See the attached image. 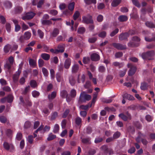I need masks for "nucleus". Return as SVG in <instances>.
<instances>
[{
  "instance_id": "nucleus-1",
  "label": "nucleus",
  "mask_w": 155,
  "mask_h": 155,
  "mask_svg": "<svg viewBox=\"0 0 155 155\" xmlns=\"http://www.w3.org/2000/svg\"><path fill=\"white\" fill-rule=\"evenodd\" d=\"M91 96L89 94H87L85 92H83L81 93L79 102H85L86 101H88L91 99Z\"/></svg>"
},
{
  "instance_id": "nucleus-2",
  "label": "nucleus",
  "mask_w": 155,
  "mask_h": 155,
  "mask_svg": "<svg viewBox=\"0 0 155 155\" xmlns=\"http://www.w3.org/2000/svg\"><path fill=\"white\" fill-rule=\"evenodd\" d=\"M23 63L21 62L19 65V68L18 71L16 72L13 75V81L14 82H17L18 80V78L20 73L21 72V69H22Z\"/></svg>"
},
{
  "instance_id": "nucleus-3",
  "label": "nucleus",
  "mask_w": 155,
  "mask_h": 155,
  "mask_svg": "<svg viewBox=\"0 0 155 155\" xmlns=\"http://www.w3.org/2000/svg\"><path fill=\"white\" fill-rule=\"evenodd\" d=\"M83 23L86 24L92 23L93 21L92 19V16L88 15L87 16L82 17V20Z\"/></svg>"
},
{
  "instance_id": "nucleus-4",
  "label": "nucleus",
  "mask_w": 155,
  "mask_h": 155,
  "mask_svg": "<svg viewBox=\"0 0 155 155\" xmlns=\"http://www.w3.org/2000/svg\"><path fill=\"white\" fill-rule=\"evenodd\" d=\"M119 117L124 121H126L128 119H131V115L128 112L126 113V115L123 113H121L119 115Z\"/></svg>"
},
{
  "instance_id": "nucleus-5",
  "label": "nucleus",
  "mask_w": 155,
  "mask_h": 155,
  "mask_svg": "<svg viewBox=\"0 0 155 155\" xmlns=\"http://www.w3.org/2000/svg\"><path fill=\"white\" fill-rule=\"evenodd\" d=\"M127 66L128 68H130V69L128 73L129 75L132 76L133 75L136 71V68L135 66L132 65L131 64L129 63L127 64Z\"/></svg>"
},
{
  "instance_id": "nucleus-6",
  "label": "nucleus",
  "mask_w": 155,
  "mask_h": 155,
  "mask_svg": "<svg viewBox=\"0 0 155 155\" xmlns=\"http://www.w3.org/2000/svg\"><path fill=\"white\" fill-rule=\"evenodd\" d=\"M3 146L4 148L7 150L12 151L14 149L13 145L11 143H8L7 142H4Z\"/></svg>"
},
{
  "instance_id": "nucleus-7",
  "label": "nucleus",
  "mask_w": 155,
  "mask_h": 155,
  "mask_svg": "<svg viewBox=\"0 0 155 155\" xmlns=\"http://www.w3.org/2000/svg\"><path fill=\"white\" fill-rule=\"evenodd\" d=\"M35 14L32 12L26 13L25 15L23 16L21 18L23 20H28L32 18L35 15Z\"/></svg>"
},
{
  "instance_id": "nucleus-8",
  "label": "nucleus",
  "mask_w": 155,
  "mask_h": 155,
  "mask_svg": "<svg viewBox=\"0 0 155 155\" xmlns=\"http://www.w3.org/2000/svg\"><path fill=\"white\" fill-rule=\"evenodd\" d=\"M144 135L141 134H140L139 136L137 138L136 140L138 142H140L141 140L143 144L146 145L148 142L146 139H142V138L143 137Z\"/></svg>"
},
{
  "instance_id": "nucleus-9",
  "label": "nucleus",
  "mask_w": 155,
  "mask_h": 155,
  "mask_svg": "<svg viewBox=\"0 0 155 155\" xmlns=\"http://www.w3.org/2000/svg\"><path fill=\"white\" fill-rule=\"evenodd\" d=\"M59 33V30L57 28H54L50 33V37L51 38H55L57 36Z\"/></svg>"
},
{
  "instance_id": "nucleus-10",
  "label": "nucleus",
  "mask_w": 155,
  "mask_h": 155,
  "mask_svg": "<svg viewBox=\"0 0 155 155\" xmlns=\"http://www.w3.org/2000/svg\"><path fill=\"white\" fill-rule=\"evenodd\" d=\"M123 98L124 99H126L128 100L132 101L135 99L134 97L132 95L125 93L122 95Z\"/></svg>"
},
{
  "instance_id": "nucleus-11",
  "label": "nucleus",
  "mask_w": 155,
  "mask_h": 155,
  "mask_svg": "<svg viewBox=\"0 0 155 155\" xmlns=\"http://www.w3.org/2000/svg\"><path fill=\"white\" fill-rule=\"evenodd\" d=\"M113 45L114 47L119 50H123L126 48L125 45H123L119 43H114Z\"/></svg>"
},
{
  "instance_id": "nucleus-12",
  "label": "nucleus",
  "mask_w": 155,
  "mask_h": 155,
  "mask_svg": "<svg viewBox=\"0 0 155 155\" xmlns=\"http://www.w3.org/2000/svg\"><path fill=\"white\" fill-rule=\"evenodd\" d=\"M71 60L70 58L67 59L64 63V66L65 68L68 69L71 65Z\"/></svg>"
},
{
  "instance_id": "nucleus-13",
  "label": "nucleus",
  "mask_w": 155,
  "mask_h": 155,
  "mask_svg": "<svg viewBox=\"0 0 155 155\" xmlns=\"http://www.w3.org/2000/svg\"><path fill=\"white\" fill-rule=\"evenodd\" d=\"M91 59L92 61H96L100 59L99 55L96 53L92 54L91 56Z\"/></svg>"
},
{
  "instance_id": "nucleus-14",
  "label": "nucleus",
  "mask_w": 155,
  "mask_h": 155,
  "mask_svg": "<svg viewBox=\"0 0 155 155\" xmlns=\"http://www.w3.org/2000/svg\"><path fill=\"white\" fill-rule=\"evenodd\" d=\"M129 36V34L127 33L120 34L119 36V38L120 40L127 39Z\"/></svg>"
},
{
  "instance_id": "nucleus-15",
  "label": "nucleus",
  "mask_w": 155,
  "mask_h": 155,
  "mask_svg": "<svg viewBox=\"0 0 155 155\" xmlns=\"http://www.w3.org/2000/svg\"><path fill=\"white\" fill-rule=\"evenodd\" d=\"M29 63L30 65L33 68L35 67L36 65V60L32 59H29Z\"/></svg>"
},
{
  "instance_id": "nucleus-16",
  "label": "nucleus",
  "mask_w": 155,
  "mask_h": 155,
  "mask_svg": "<svg viewBox=\"0 0 155 155\" xmlns=\"http://www.w3.org/2000/svg\"><path fill=\"white\" fill-rule=\"evenodd\" d=\"M31 34L29 31H26L24 33V38L25 40H28L31 37Z\"/></svg>"
},
{
  "instance_id": "nucleus-17",
  "label": "nucleus",
  "mask_w": 155,
  "mask_h": 155,
  "mask_svg": "<svg viewBox=\"0 0 155 155\" xmlns=\"http://www.w3.org/2000/svg\"><path fill=\"white\" fill-rule=\"evenodd\" d=\"M50 51L52 53L57 54L59 52H63L64 51V50L62 48H62L60 49H55L54 50L53 49H51L50 50Z\"/></svg>"
},
{
  "instance_id": "nucleus-18",
  "label": "nucleus",
  "mask_w": 155,
  "mask_h": 155,
  "mask_svg": "<svg viewBox=\"0 0 155 155\" xmlns=\"http://www.w3.org/2000/svg\"><path fill=\"white\" fill-rule=\"evenodd\" d=\"M79 68V66L78 64H74L72 67V72L74 73L77 72L78 71Z\"/></svg>"
},
{
  "instance_id": "nucleus-19",
  "label": "nucleus",
  "mask_w": 155,
  "mask_h": 155,
  "mask_svg": "<svg viewBox=\"0 0 155 155\" xmlns=\"http://www.w3.org/2000/svg\"><path fill=\"white\" fill-rule=\"evenodd\" d=\"M91 140L90 137L84 138L82 139V142L84 143L90 144L91 143Z\"/></svg>"
},
{
  "instance_id": "nucleus-20",
  "label": "nucleus",
  "mask_w": 155,
  "mask_h": 155,
  "mask_svg": "<svg viewBox=\"0 0 155 155\" xmlns=\"http://www.w3.org/2000/svg\"><path fill=\"white\" fill-rule=\"evenodd\" d=\"M41 57L44 60L47 61L50 58V56L49 54L46 53H42L41 54Z\"/></svg>"
},
{
  "instance_id": "nucleus-21",
  "label": "nucleus",
  "mask_w": 155,
  "mask_h": 155,
  "mask_svg": "<svg viewBox=\"0 0 155 155\" xmlns=\"http://www.w3.org/2000/svg\"><path fill=\"white\" fill-rule=\"evenodd\" d=\"M97 92H95L93 95V98L91 102V103L90 105V107L92 106L93 104H94L97 100Z\"/></svg>"
},
{
  "instance_id": "nucleus-22",
  "label": "nucleus",
  "mask_w": 155,
  "mask_h": 155,
  "mask_svg": "<svg viewBox=\"0 0 155 155\" xmlns=\"http://www.w3.org/2000/svg\"><path fill=\"white\" fill-rule=\"evenodd\" d=\"M121 2V0H113L111 3V5L113 7H116Z\"/></svg>"
},
{
  "instance_id": "nucleus-23",
  "label": "nucleus",
  "mask_w": 155,
  "mask_h": 155,
  "mask_svg": "<svg viewBox=\"0 0 155 155\" xmlns=\"http://www.w3.org/2000/svg\"><path fill=\"white\" fill-rule=\"evenodd\" d=\"M127 17L125 15H122L119 16L118 20L120 21H126L127 20Z\"/></svg>"
},
{
  "instance_id": "nucleus-24",
  "label": "nucleus",
  "mask_w": 155,
  "mask_h": 155,
  "mask_svg": "<svg viewBox=\"0 0 155 155\" xmlns=\"http://www.w3.org/2000/svg\"><path fill=\"white\" fill-rule=\"evenodd\" d=\"M56 93L55 91L53 92L51 94L48 95V98L50 100L54 99L56 96Z\"/></svg>"
},
{
  "instance_id": "nucleus-25",
  "label": "nucleus",
  "mask_w": 155,
  "mask_h": 155,
  "mask_svg": "<svg viewBox=\"0 0 155 155\" xmlns=\"http://www.w3.org/2000/svg\"><path fill=\"white\" fill-rule=\"evenodd\" d=\"M75 3L74 2L70 3L68 5V9L71 11H73Z\"/></svg>"
},
{
  "instance_id": "nucleus-26",
  "label": "nucleus",
  "mask_w": 155,
  "mask_h": 155,
  "mask_svg": "<svg viewBox=\"0 0 155 155\" xmlns=\"http://www.w3.org/2000/svg\"><path fill=\"white\" fill-rule=\"evenodd\" d=\"M41 23L44 25H50L52 24V22L50 19L49 20H41Z\"/></svg>"
},
{
  "instance_id": "nucleus-27",
  "label": "nucleus",
  "mask_w": 155,
  "mask_h": 155,
  "mask_svg": "<svg viewBox=\"0 0 155 155\" xmlns=\"http://www.w3.org/2000/svg\"><path fill=\"white\" fill-rule=\"evenodd\" d=\"M80 16V13L78 11H76L74 13L73 17L74 20H76Z\"/></svg>"
},
{
  "instance_id": "nucleus-28",
  "label": "nucleus",
  "mask_w": 155,
  "mask_h": 155,
  "mask_svg": "<svg viewBox=\"0 0 155 155\" xmlns=\"http://www.w3.org/2000/svg\"><path fill=\"white\" fill-rule=\"evenodd\" d=\"M5 7L7 8H10L12 7V5L11 3L8 1L5 2L4 3Z\"/></svg>"
},
{
  "instance_id": "nucleus-29",
  "label": "nucleus",
  "mask_w": 155,
  "mask_h": 155,
  "mask_svg": "<svg viewBox=\"0 0 155 155\" xmlns=\"http://www.w3.org/2000/svg\"><path fill=\"white\" fill-rule=\"evenodd\" d=\"M11 48V45L9 44H7L5 45L4 48V50L5 53H8L9 52Z\"/></svg>"
},
{
  "instance_id": "nucleus-30",
  "label": "nucleus",
  "mask_w": 155,
  "mask_h": 155,
  "mask_svg": "<svg viewBox=\"0 0 155 155\" xmlns=\"http://www.w3.org/2000/svg\"><path fill=\"white\" fill-rule=\"evenodd\" d=\"M85 3L87 5H90L91 3L95 4L96 0H84Z\"/></svg>"
},
{
  "instance_id": "nucleus-31",
  "label": "nucleus",
  "mask_w": 155,
  "mask_h": 155,
  "mask_svg": "<svg viewBox=\"0 0 155 155\" xmlns=\"http://www.w3.org/2000/svg\"><path fill=\"white\" fill-rule=\"evenodd\" d=\"M146 26L150 28H155V25L151 22L147 21L146 23Z\"/></svg>"
},
{
  "instance_id": "nucleus-32",
  "label": "nucleus",
  "mask_w": 155,
  "mask_h": 155,
  "mask_svg": "<svg viewBox=\"0 0 155 155\" xmlns=\"http://www.w3.org/2000/svg\"><path fill=\"white\" fill-rule=\"evenodd\" d=\"M69 81L71 85L73 86L75 84V81L73 77L72 76L70 77Z\"/></svg>"
},
{
  "instance_id": "nucleus-33",
  "label": "nucleus",
  "mask_w": 155,
  "mask_h": 155,
  "mask_svg": "<svg viewBox=\"0 0 155 155\" xmlns=\"http://www.w3.org/2000/svg\"><path fill=\"white\" fill-rule=\"evenodd\" d=\"M48 13L53 16L56 15L58 13V11L55 9H52L49 11L48 12Z\"/></svg>"
},
{
  "instance_id": "nucleus-34",
  "label": "nucleus",
  "mask_w": 155,
  "mask_h": 155,
  "mask_svg": "<svg viewBox=\"0 0 155 155\" xmlns=\"http://www.w3.org/2000/svg\"><path fill=\"white\" fill-rule=\"evenodd\" d=\"M113 64L115 66L118 67L119 68L122 67L123 66V64L122 63H120L117 62H114Z\"/></svg>"
},
{
  "instance_id": "nucleus-35",
  "label": "nucleus",
  "mask_w": 155,
  "mask_h": 155,
  "mask_svg": "<svg viewBox=\"0 0 155 155\" xmlns=\"http://www.w3.org/2000/svg\"><path fill=\"white\" fill-rule=\"evenodd\" d=\"M82 122L81 119L79 117H77L75 119V123L78 126L81 125Z\"/></svg>"
},
{
  "instance_id": "nucleus-36",
  "label": "nucleus",
  "mask_w": 155,
  "mask_h": 155,
  "mask_svg": "<svg viewBox=\"0 0 155 155\" xmlns=\"http://www.w3.org/2000/svg\"><path fill=\"white\" fill-rule=\"evenodd\" d=\"M42 73L45 77H47L48 75V72L47 70L45 68L42 69Z\"/></svg>"
},
{
  "instance_id": "nucleus-37",
  "label": "nucleus",
  "mask_w": 155,
  "mask_h": 155,
  "mask_svg": "<svg viewBox=\"0 0 155 155\" xmlns=\"http://www.w3.org/2000/svg\"><path fill=\"white\" fill-rule=\"evenodd\" d=\"M56 137V136L53 134L52 133H50L48 135L47 138L48 140H52Z\"/></svg>"
},
{
  "instance_id": "nucleus-38",
  "label": "nucleus",
  "mask_w": 155,
  "mask_h": 155,
  "mask_svg": "<svg viewBox=\"0 0 155 155\" xmlns=\"http://www.w3.org/2000/svg\"><path fill=\"white\" fill-rule=\"evenodd\" d=\"M90 59L89 57H84L83 59V62L84 64H87L89 63Z\"/></svg>"
},
{
  "instance_id": "nucleus-39",
  "label": "nucleus",
  "mask_w": 155,
  "mask_h": 155,
  "mask_svg": "<svg viewBox=\"0 0 155 155\" xmlns=\"http://www.w3.org/2000/svg\"><path fill=\"white\" fill-rule=\"evenodd\" d=\"M59 129V125L58 124H56L54 126L53 132L55 133H56L58 132Z\"/></svg>"
},
{
  "instance_id": "nucleus-40",
  "label": "nucleus",
  "mask_w": 155,
  "mask_h": 155,
  "mask_svg": "<svg viewBox=\"0 0 155 155\" xmlns=\"http://www.w3.org/2000/svg\"><path fill=\"white\" fill-rule=\"evenodd\" d=\"M40 93L39 92L36 91H34L32 92V95L33 97H37L39 95Z\"/></svg>"
},
{
  "instance_id": "nucleus-41",
  "label": "nucleus",
  "mask_w": 155,
  "mask_h": 155,
  "mask_svg": "<svg viewBox=\"0 0 155 155\" xmlns=\"http://www.w3.org/2000/svg\"><path fill=\"white\" fill-rule=\"evenodd\" d=\"M7 101L8 103L12 102L13 99V97L12 94H10L7 97Z\"/></svg>"
},
{
  "instance_id": "nucleus-42",
  "label": "nucleus",
  "mask_w": 155,
  "mask_h": 155,
  "mask_svg": "<svg viewBox=\"0 0 155 155\" xmlns=\"http://www.w3.org/2000/svg\"><path fill=\"white\" fill-rule=\"evenodd\" d=\"M7 121V118L3 116H0V121L2 123H5Z\"/></svg>"
},
{
  "instance_id": "nucleus-43",
  "label": "nucleus",
  "mask_w": 155,
  "mask_h": 155,
  "mask_svg": "<svg viewBox=\"0 0 155 155\" xmlns=\"http://www.w3.org/2000/svg\"><path fill=\"white\" fill-rule=\"evenodd\" d=\"M67 92L65 90H63L61 91L60 95L62 97L64 98L67 96Z\"/></svg>"
},
{
  "instance_id": "nucleus-44",
  "label": "nucleus",
  "mask_w": 155,
  "mask_h": 155,
  "mask_svg": "<svg viewBox=\"0 0 155 155\" xmlns=\"http://www.w3.org/2000/svg\"><path fill=\"white\" fill-rule=\"evenodd\" d=\"M30 85L31 87L33 88H35L37 86V83L35 81L32 80L30 82Z\"/></svg>"
},
{
  "instance_id": "nucleus-45",
  "label": "nucleus",
  "mask_w": 155,
  "mask_h": 155,
  "mask_svg": "<svg viewBox=\"0 0 155 155\" xmlns=\"http://www.w3.org/2000/svg\"><path fill=\"white\" fill-rule=\"evenodd\" d=\"M85 29L84 28L81 27L79 28L78 30V32L80 34H82L85 32Z\"/></svg>"
},
{
  "instance_id": "nucleus-46",
  "label": "nucleus",
  "mask_w": 155,
  "mask_h": 155,
  "mask_svg": "<svg viewBox=\"0 0 155 155\" xmlns=\"http://www.w3.org/2000/svg\"><path fill=\"white\" fill-rule=\"evenodd\" d=\"M147 84L146 83H144L141 84L140 86V88L142 90H145L147 89Z\"/></svg>"
},
{
  "instance_id": "nucleus-47",
  "label": "nucleus",
  "mask_w": 155,
  "mask_h": 155,
  "mask_svg": "<svg viewBox=\"0 0 155 155\" xmlns=\"http://www.w3.org/2000/svg\"><path fill=\"white\" fill-rule=\"evenodd\" d=\"M54 71L53 69L50 70L51 78V79H54Z\"/></svg>"
},
{
  "instance_id": "nucleus-48",
  "label": "nucleus",
  "mask_w": 155,
  "mask_h": 155,
  "mask_svg": "<svg viewBox=\"0 0 155 155\" xmlns=\"http://www.w3.org/2000/svg\"><path fill=\"white\" fill-rule=\"evenodd\" d=\"M106 35V33L105 31H103L101 32L99 34L98 36L101 38H104L105 37Z\"/></svg>"
},
{
  "instance_id": "nucleus-49",
  "label": "nucleus",
  "mask_w": 155,
  "mask_h": 155,
  "mask_svg": "<svg viewBox=\"0 0 155 155\" xmlns=\"http://www.w3.org/2000/svg\"><path fill=\"white\" fill-rule=\"evenodd\" d=\"M38 33L40 38H43L44 35V33L43 32L40 30H38Z\"/></svg>"
},
{
  "instance_id": "nucleus-50",
  "label": "nucleus",
  "mask_w": 155,
  "mask_h": 155,
  "mask_svg": "<svg viewBox=\"0 0 155 155\" xmlns=\"http://www.w3.org/2000/svg\"><path fill=\"white\" fill-rule=\"evenodd\" d=\"M119 31V29L118 28L115 29L114 31H112L110 34V35L111 37H113L117 34Z\"/></svg>"
},
{
  "instance_id": "nucleus-51",
  "label": "nucleus",
  "mask_w": 155,
  "mask_h": 155,
  "mask_svg": "<svg viewBox=\"0 0 155 155\" xmlns=\"http://www.w3.org/2000/svg\"><path fill=\"white\" fill-rule=\"evenodd\" d=\"M120 133L118 131H117L114 134L113 137L114 139H116L118 138L120 136Z\"/></svg>"
},
{
  "instance_id": "nucleus-52",
  "label": "nucleus",
  "mask_w": 155,
  "mask_h": 155,
  "mask_svg": "<svg viewBox=\"0 0 155 155\" xmlns=\"http://www.w3.org/2000/svg\"><path fill=\"white\" fill-rule=\"evenodd\" d=\"M22 11V8L21 7H17L15 9V12L16 13H20Z\"/></svg>"
},
{
  "instance_id": "nucleus-53",
  "label": "nucleus",
  "mask_w": 155,
  "mask_h": 155,
  "mask_svg": "<svg viewBox=\"0 0 155 155\" xmlns=\"http://www.w3.org/2000/svg\"><path fill=\"white\" fill-rule=\"evenodd\" d=\"M38 66L39 67H42L44 64V61L42 59H39L38 61Z\"/></svg>"
},
{
  "instance_id": "nucleus-54",
  "label": "nucleus",
  "mask_w": 155,
  "mask_h": 155,
  "mask_svg": "<svg viewBox=\"0 0 155 155\" xmlns=\"http://www.w3.org/2000/svg\"><path fill=\"white\" fill-rule=\"evenodd\" d=\"M6 28L8 32H10L11 31V26L10 24L6 23Z\"/></svg>"
},
{
  "instance_id": "nucleus-55",
  "label": "nucleus",
  "mask_w": 155,
  "mask_h": 155,
  "mask_svg": "<svg viewBox=\"0 0 155 155\" xmlns=\"http://www.w3.org/2000/svg\"><path fill=\"white\" fill-rule=\"evenodd\" d=\"M33 137L31 135L29 136L27 139L28 142L30 143H32L33 141Z\"/></svg>"
},
{
  "instance_id": "nucleus-56",
  "label": "nucleus",
  "mask_w": 155,
  "mask_h": 155,
  "mask_svg": "<svg viewBox=\"0 0 155 155\" xmlns=\"http://www.w3.org/2000/svg\"><path fill=\"white\" fill-rule=\"evenodd\" d=\"M88 154L89 155H93L96 153V151L93 149H91L88 151Z\"/></svg>"
},
{
  "instance_id": "nucleus-57",
  "label": "nucleus",
  "mask_w": 155,
  "mask_h": 155,
  "mask_svg": "<svg viewBox=\"0 0 155 155\" xmlns=\"http://www.w3.org/2000/svg\"><path fill=\"white\" fill-rule=\"evenodd\" d=\"M22 137V134L20 132H18L17 134L16 139L18 140H20L21 139Z\"/></svg>"
},
{
  "instance_id": "nucleus-58",
  "label": "nucleus",
  "mask_w": 155,
  "mask_h": 155,
  "mask_svg": "<svg viewBox=\"0 0 155 155\" xmlns=\"http://www.w3.org/2000/svg\"><path fill=\"white\" fill-rule=\"evenodd\" d=\"M127 71V69H124L123 71H121L120 72V73L119 74V75L120 77H123L126 74V72Z\"/></svg>"
},
{
  "instance_id": "nucleus-59",
  "label": "nucleus",
  "mask_w": 155,
  "mask_h": 155,
  "mask_svg": "<svg viewBox=\"0 0 155 155\" xmlns=\"http://www.w3.org/2000/svg\"><path fill=\"white\" fill-rule=\"evenodd\" d=\"M56 78L57 80V81L58 82H60L61 81V74L59 73H57L56 74Z\"/></svg>"
},
{
  "instance_id": "nucleus-60",
  "label": "nucleus",
  "mask_w": 155,
  "mask_h": 155,
  "mask_svg": "<svg viewBox=\"0 0 155 155\" xmlns=\"http://www.w3.org/2000/svg\"><path fill=\"white\" fill-rule=\"evenodd\" d=\"M31 126V123L29 121H26L25 122L24 127L25 128H28L29 127Z\"/></svg>"
},
{
  "instance_id": "nucleus-61",
  "label": "nucleus",
  "mask_w": 155,
  "mask_h": 155,
  "mask_svg": "<svg viewBox=\"0 0 155 155\" xmlns=\"http://www.w3.org/2000/svg\"><path fill=\"white\" fill-rule=\"evenodd\" d=\"M135 147H132L128 150V152L130 153H133L135 152Z\"/></svg>"
},
{
  "instance_id": "nucleus-62",
  "label": "nucleus",
  "mask_w": 155,
  "mask_h": 155,
  "mask_svg": "<svg viewBox=\"0 0 155 155\" xmlns=\"http://www.w3.org/2000/svg\"><path fill=\"white\" fill-rule=\"evenodd\" d=\"M58 116V113L57 112L53 113L51 115V119L53 120L54 119Z\"/></svg>"
},
{
  "instance_id": "nucleus-63",
  "label": "nucleus",
  "mask_w": 155,
  "mask_h": 155,
  "mask_svg": "<svg viewBox=\"0 0 155 155\" xmlns=\"http://www.w3.org/2000/svg\"><path fill=\"white\" fill-rule=\"evenodd\" d=\"M132 2L133 4L136 6L137 7H140V5L138 2L137 0H132Z\"/></svg>"
},
{
  "instance_id": "nucleus-64",
  "label": "nucleus",
  "mask_w": 155,
  "mask_h": 155,
  "mask_svg": "<svg viewBox=\"0 0 155 155\" xmlns=\"http://www.w3.org/2000/svg\"><path fill=\"white\" fill-rule=\"evenodd\" d=\"M122 53L121 52H119L115 54V57L116 58H118L122 56Z\"/></svg>"
}]
</instances>
